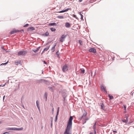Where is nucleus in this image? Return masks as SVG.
Here are the masks:
<instances>
[{
    "label": "nucleus",
    "instance_id": "nucleus-1",
    "mask_svg": "<svg viewBox=\"0 0 134 134\" xmlns=\"http://www.w3.org/2000/svg\"><path fill=\"white\" fill-rule=\"evenodd\" d=\"M73 119V117L70 116L69 118L65 131L63 134H71V132H70V130L71 129L72 121Z\"/></svg>",
    "mask_w": 134,
    "mask_h": 134
},
{
    "label": "nucleus",
    "instance_id": "nucleus-2",
    "mask_svg": "<svg viewBox=\"0 0 134 134\" xmlns=\"http://www.w3.org/2000/svg\"><path fill=\"white\" fill-rule=\"evenodd\" d=\"M27 52L25 51H20L18 52V55H25L27 53Z\"/></svg>",
    "mask_w": 134,
    "mask_h": 134
},
{
    "label": "nucleus",
    "instance_id": "nucleus-3",
    "mask_svg": "<svg viewBox=\"0 0 134 134\" xmlns=\"http://www.w3.org/2000/svg\"><path fill=\"white\" fill-rule=\"evenodd\" d=\"M68 65L67 64H65L63 66L62 68V70L63 72H65L68 70Z\"/></svg>",
    "mask_w": 134,
    "mask_h": 134
},
{
    "label": "nucleus",
    "instance_id": "nucleus-4",
    "mask_svg": "<svg viewBox=\"0 0 134 134\" xmlns=\"http://www.w3.org/2000/svg\"><path fill=\"white\" fill-rule=\"evenodd\" d=\"M89 51L90 52L95 53L96 52V49L94 48H91L89 49Z\"/></svg>",
    "mask_w": 134,
    "mask_h": 134
},
{
    "label": "nucleus",
    "instance_id": "nucleus-5",
    "mask_svg": "<svg viewBox=\"0 0 134 134\" xmlns=\"http://www.w3.org/2000/svg\"><path fill=\"white\" fill-rule=\"evenodd\" d=\"M43 81V79H37L35 80V82L37 83H42Z\"/></svg>",
    "mask_w": 134,
    "mask_h": 134
},
{
    "label": "nucleus",
    "instance_id": "nucleus-6",
    "mask_svg": "<svg viewBox=\"0 0 134 134\" xmlns=\"http://www.w3.org/2000/svg\"><path fill=\"white\" fill-rule=\"evenodd\" d=\"M20 31V30H13L10 32V34L11 35L13 34L17 33V32H19Z\"/></svg>",
    "mask_w": 134,
    "mask_h": 134
},
{
    "label": "nucleus",
    "instance_id": "nucleus-7",
    "mask_svg": "<svg viewBox=\"0 0 134 134\" xmlns=\"http://www.w3.org/2000/svg\"><path fill=\"white\" fill-rule=\"evenodd\" d=\"M100 88L102 90L104 91L106 94L107 93V92L105 89V87L103 85H101L100 86Z\"/></svg>",
    "mask_w": 134,
    "mask_h": 134
},
{
    "label": "nucleus",
    "instance_id": "nucleus-8",
    "mask_svg": "<svg viewBox=\"0 0 134 134\" xmlns=\"http://www.w3.org/2000/svg\"><path fill=\"white\" fill-rule=\"evenodd\" d=\"M67 95L65 92H63L62 93V96L64 98V100L65 99V98L67 97Z\"/></svg>",
    "mask_w": 134,
    "mask_h": 134
},
{
    "label": "nucleus",
    "instance_id": "nucleus-9",
    "mask_svg": "<svg viewBox=\"0 0 134 134\" xmlns=\"http://www.w3.org/2000/svg\"><path fill=\"white\" fill-rule=\"evenodd\" d=\"M36 103L37 108L39 110H40V107L39 105V101L37 100L36 102Z\"/></svg>",
    "mask_w": 134,
    "mask_h": 134
},
{
    "label": "nucleus",
    "instance_id": "nucleus-10",
    "mask_svg": "<svg viewBox=\"0 0 134 134\" xmlns=\"http://www.w3.org/2000/svg\"><path fill=\"white\" fill-rule=\"evenodd\" d=\"M27 30L28 31H30V30L32 31H33L34 30H35V29L34 27L31 26L29 27Z\"/></svg>",
    "mask_w": 134,
    "mask_h": 134
},
{
    "label": "nucleus",
    "instance_id": "nucleus-11",
    "mask_svg": "<svg viewBox=\"0 0 134 134\" xmlns=\"http://www.w3.org/2000/svg\"><path fill=\"white\" fill-rule=\"evenodd\" d=\"M14 63L16 65H18L19 64H21V61L20 60L18 61H15Z\"/></svg>",
    "mask_w": 134,
    "mask_h": 134
},
{
    "label": "nucleus",
    "instance_id": "nucleus-12",
    "mask_svg": "<svg viewBox=\"0 0 134 134\" xmlns=\"http://www.w3.org/2000/svg\"><path fill=\"white\" fill-rule=\"evenodd\" d=\"M65 26L66 27L68 28L70 26V24L68 23H66L65 24Z\"/></svg>",
    "mask_w": 134,
    "mask_h": 134
},
{
    "label": "nucleus",
    "instance_id": "nucleus-13",
    "mask_svg": "<svg viewBox=\"0 0 134 134\" xmlns=\"http://www.w3.org/2000/svg\"><path fill=\"white\" fill-rule=\"evenodd\" d=\"M7 130H15V128H9L6 129Z\"/></svg>",
    "mask_w": 134,
    "mask_h": 134
},
{
    "label": "nucleus",
    "instance_id": "nucleus-14",
    "mask_svg": "<svg viewBox=\"0 0 134 134\" xmlns=\"http://www.w3.org/2000/svg\"><path fill=\"white\" fill-rule=\"evenodd\" d=\"M49 26H57V25L55 23H50L49 24Z\"/></svg>",
    "mask_w": 134,
    "mask_h": 134
},
{
    "label": "nucleus",
    "instance_id": "nucleus-15",
    "mask_svg": "<svg viewBox=\"0 0 134 134\" xmlns=\"http://www.w3.org/2000/svg\"><path fill=\"white\" fill-rule=\"evenodd\" d=\"M40 47H38L36 49H34L32 50L35 53L36 52L40 49Z\"/></svg>",
    "mask_w": 134,
    "mask_h": 134
},
{
    "label": "nucleus",
    "instance_id": "nucleus-16",
    "mask_svg": "<svg viewBox=\"0 0 134 134\" xmlns=\"http://www.w3.org/2000/svg\"><path fill=\"white\" fill-rule=\"evenodd\" d=\"M87 114V112H86L85 111V112L81 116V119L83 118L84 117H85L86 116Z\"/></svg>",
    "mask_w": 134,
    "mask_h": 134
},
{
    "label": "nucleus",
    "instance_id": "nucleus-17",
    "mask_svg": "<svg viewBox=\"0 0 134 134\" xmlns=\"http://www.w3.org/2000/svg\"><path fill=\"white\" fill-rule=\"evenodd\" d=\"M49 47H50V46H47L46 48H45L43 50V52L44 51H47L49 49Z\"/></svg>",
    "mask_w": 134,
    "mask_h": 134
},
{
    "label": "nucleus",
    "instance_id": "nucleus-18",
    "mask_svg": "<svg viewBox=\"0 0 134 134\" xmlns=\"http://www.w3.org/2000/svg\"><path fill=\"white\" fill-rule=\"evenodd\" d=\"M23 128L22 127L20 128H15V130H23Z\"/></svg>",
    "mask_w": 134,
    "mask_h": 134
},
{
    "label": "nucleus",
    "instance_id": "nucleus-19",
    "mask_svg": "<svg viewBox=\"0 0 134 134\" xmlns=\"http://www.w3.org/2000/svg\"><path fill=\"white\" fill-rule=\"evenodd\" d=\"M100 105L101 109H103V110H104V104L103 103H102Z\"/></svg>",
    "mask_w": 134,
    "mask_h": 134
},
{
    "label": "nucleus",
    "instance_id": "nucleus-20",
    "mask_svg": "<svg viewBox=\"0 0 134 134\" xmlns=\"http://www.w3.org/2000/svg\"><path fill=\"white\" fill-rule=\"evenodd\" d=\"M56 44H55L54 45V46L52 48L51 50L52 51H53V52H54L55 51V47L56 46Z\"/></svg>",
    "mask_w": 134,
    "mask_h": 134
},
{
    "label": "nucleus",
    "instance_id": "nucleus-21",
    "mask_svg": "<svg viewBox=\"0 0 134 134\" xmlns=\"http://www.w3.org/2000/svg\"><path fill=\"white\" fill-rule=\"evenodd\" d=\"M48 88L49 89V90L52 92H54V90L53 88L52 87H49Z\"/></svg>",
    "mask_w": 134,
    "mask_h": 134
},
{
    "label": "nucleus",
    "instance_id": "nucleus-22",
    "mask_svg": "<svg viewBox=\"0 0 134 134\" xmlns=\"http://www.w3.org/2000/svg\"><path fill=\"white\" fill-rule=\"evenodd\" d=\"M47 93L46 92L44 94V97H45L46 98V101H47Z\"/></svg>",
    "mask_w": 134,
    "mask_h": 134
},
{
    "label": "nucleus",
    "instance_id": "nucleus-23",
    "mask_svg": "<svg viewBox=\"0 0 134 134\" xmlns=\"http://www.w3.org/2000/svg\"><path fill=\"white\" fill-rule=\"evenodd\" d=\"M59 108L58 107L57 108V114H56V115H58L59 114Z\"/></svg>",
    "mask_w": 134,
    "mask_h": 134
},
{
    "label": "nucleus",
    "instance_id": "nucleus-24",
    "mask_svg": "<svg viewBox=\"0 0 134 134\" xmlns=\"http://www.w3.org/2000/svg\"><path fill=\"white\" fill-rule=\"evenodd\" d=\"M108 96L110 99H113V96H110L109 94Z\"/></svg>",
    "mask_w": 134,
    "mask_h": 134
},
{
    "label": "nucleus",
    "instance_id": "nucleus-25",
    "mask_svg": "<svg viewBox=\"0 0 134 134\" xmlns=\"http://www.w3.org/2000/svg\"><path fill=\"white\" fill-rule=\"evenodd\" d=\"M80 70H81V73L83 74L85 73V70L83 69H81Z\"/></svg>",
    "mask_w": 134,
    "mask_h": 134
},
{
    "label": "nucleus",
    "instance_id": "nucleus-26",
    "mask_svg": "<svg viewBox=\"0 0 134 134\" xmlns=\"http://www.w3.org/2000/svg\"><path fill=\"white\" fill-rule=\"evenodd\" d=\"M51 30L52 31H55L56 30L55 29L53 28H51Z\"/></svg>",
    "mask_w": 134,
    "mask_h": 134
},
{
    "label": "nucleus",
    "instance_id": "nucleus-27",
    "mask_svg": "<svg viewBox=\"0 0 134 134\" xmlns=\"http://www.w3.org/2000/svg\"><path fill=\"white\" fill-rule=\"evenodd\" d=\"M49 33L48 32H46L45 34H43V36L45 35L46 36H47L49 35Z\"/></svg>",
    "mask_w": 134,
    "mask_h": 134
},
{
    "label": "nucleus",
    "instance_id": "nucleus-28",
    "mask_svg": "<svg viewBox=\"0 0 134 134\" xmlns=\"http://www.w3.org/2000/svg\"><path fill=\"white\" fill-rule=\"evenodd\" d=\"M66 35H62L61 37V38H62L64 39L66 37Z\"/></svg>",
    "mask_w": 134,
    "mask_h": 134
},
{
    "label": "nucleus",
    "instance_id": "nucleus-29",
    "mask_svg": "<svg viewBox=\"0 0 134 134\" xmlns=\"http://www.w3.org/2000/svg\"><path fill=\"white\" fill-rule=\"evenodd\" d=\"M57 18L60 19H63L64 18L63 16H58Z\"/></svg>",
    "mask_w": 134,
    "mask_h": 134
},
{
    "label": "nucleus",
    "instance_id": "nucleus-30",
    "mask_svg": "<svg viewBox=\"0 0 134 134\" xmlns=\"http://www.w3.org/2000/svg\"><path fill=\"white\" fill-rule=\"evenodd\" d=\"M79 14H80L81 15V19H83V15L81 13V12H79Z\"/></svg>",
    "mask_w": 134,
    "mask_h": 134
},
{
    "label": "nucleus",
    "instance_id": "nucleus-31",
    "mask_svg": "<svg viewBox=\"0 0 134 134\" xmlns=\"http://www.w3.org/2000/svg\"><path fill=\"white\" fill-rule=\"evenodd\" d=\"M58 115H56L55 117V121L56 122L58 119Z\"/></svg>",
    "mask_w": 134,
    "mask_h": 134
},
{
    "label": "nucleus",
    "instance_id": "nucleus-32",
    "mask_svg": "<svg viewBox=\"0 0 134 134\" xmlns=\"http://www.w3.org/2000/svg\"><path fill=\"white\" fill-rule=\"evenodd\" d=\"M60 41L61 42H63L64 41V40L60 38Z\"/></svg>",
    "mask_w": 134,
    "mask_h": 134
},
{
    "label": "nucleus",
    "instance_id": "nucleus-33",
    "mask_svg": "<svg viewBox=\"0 0 134 134\" xmlns=\"http://www.w3.org/2000/svg\"><path fill=\"white\" fill-rule=\"evenodd\" d=\"M79 43L80 44V45H82V41H81V40H80L79 41Z\"/></svg>",
    "mask_w": 134,
    "mask_h": 134
},
{
    "label": "nucleus",
    "instance_id": "nucleus-34",
    "mask_svg": "<svg viewBox=\"0 0 134 134\" xmlns=\"http://www.w3.org/2000/svg\"><path fill=\"white\" fill-rule=\"evenodd\" d=\"M126 120H125V121H126V122H127L128 121V116H126Z\"/></svg>",
    "mask_w": 134,
    "mask_h": 134
},
{
    "label": "nucleus",
    "instance_id": "nucleus-35",
    "mask_svg": "<svg viewBox=\"0 0 134 134\" xmlns=\"http://www.w3.org/2000/svg\"><path fill=\"white\" fill-rule=\"evenodd\" d=\"M8 61H7V62L5 63H2L1 64V65H6L8 63Z\"/></svg>",
    "mask_w": 134,
    "mask_h": 134
},
{
    "label": "nucleus",
    "instance_id": "nucleus-36",
    "mask_svg": "<svg viewBox=\"0 0 134 134\" xmlns=\"http://www.w3.org/2000/svg\"><path fill=\"white\" fill-rule=\"evenodd\" d=\"M70 9V8H68L65 10H64V12L67 11L69 10Z\"/></svg>",
    "mask_w": 134,
    "mask_h": 134
},
{
    "label": "nucleus",
    "instance_id": "nucleus-37",
    "mask_svg": "<svg viewBox=\"0 0 134 134\" xmlns=\"http://www.w3.org/2000/svg\"><path fill=\"white\" fill-rule=\"evenodd\" d=\"M1 48L2 49H3V50H4V51H6V49H5V48H4V47H3V46H1Z\"/></svg>",
    "mask_w": 134,
    "mask_h": 134
},
{
    "label": "nucleus",
    "instance_id": "nucleus-38",
    "mask_svg": "<svg viewBox=\"0 0 134 134\" xmlns=\"http://www.w3.org/2000/svg\"><path fill=\"white\" fill-rule=\"evenodd\" d=\"M96 122L94 124V125L93 126V129H96Z\"/></svg>",
    "mask_w": 134,
    "mask_h": 134
},
{
    "label": "nucleus",
    "instance_id": "nucleus-39",
    "mask_svg": "<svg viewBox=\"0 0 134 134\" xmlns=\"http://www.w3.org/2000/svg\"><path fill=\"white\" fill-rule=\"evenodd\" d=\"M64 12V10H62L60 11H59V13H63Z\"/></svg>",
    "mask_w": 134,
    "mask_h": 134
},
{
    "label": "nucleus",
    "instance_id": "nucleus-40",
    "mask_svg": "<svg viewBox=\"0 0 134 134\" xmlns=\"http://www.w3.org/2000/svg\"><path fill=\"white\" fill-rule=\"evenodd\" d=\"M28 25H29V24H27L24 25V27H26Z\"/></svg>",
    "mask_w": 134,
    "mask_h": 134
},
{
    "label": "nucleus",
    "instance_id": "nucleus-41",
    "mask_svg": "<svg viewBox=\"0 0 134 134\" xmlns=\"http://www.w3.org/2000/svg\"><path fill=\"white\" fill-rule=\"evenodd\" d=\"M56 54L58 56H59V53H58V51L56 53Z\"/></svg>",
    "mask_w": 134,
    "mask_h": 134
},
{
    "label": "nucleus",
    "instance_id": "nucleus-42",
    "mask_svg": "<svg viewBox=\"0 0 134 134\" xmlns=\"http://www.w3.org/2000/svg\"><path fill=\"white\" fill-rule=\"evenodd\" d=\"M123 107H124V110H126V106L125 105H123Z\"/></svg>",
    "mask_w": 134,
    "mask_h": 134
},
{
    "label": "nucleus",
    "instance_id": "nucleus-43",
    "mask_svg": "<svg viewBox=\"0 0 134 134\" xmlns=\"http://www.w3.org/2000/svg\"><path fill=\"white\" fill-rule=\"evenodd\" d=\"M122 121L124 122L127 123L125 121V120L122 119Z\"/></svg>",
    "mask_w": 134,
    "mask_h": 134
},
{
    "label": "nucleus",
    "instance_id": "nucleus-44",
    "mask_svg": "<svg viewBox=\"0 0 134 134\" xmlns=\"http://www.w3.org/2000/svg\"><path fill=\"white\" fill-rule=\"evenodd\" d=\"M43 62L44 63V64H47V62L43 60Z\"/></svg>",
    "mask_w": 134,
    "mask_h": 134
},
{
    "label": "nucleus",
    "instance_id": "nucleus-45",
    "mask_svg": "<svg viewBox=\"0 0 134 134\" xmlns=\"http://www.w3.org/2000/svg\"><path fill=\"white\" fill-rule=\"evenodd\" d=\"M52 112L53 113H54V108H53L52 109Z\"/></svg>",
    "mask_w": 134,
    "mask_h": 134
},
{
    "label": "nucleus",
    "instance_id": "nucleus-46",
    "mask_svg": "<svg viewBox=\"0 0 134 134\" xmlns=\"http://www.w3.org/2000/svg\"><path fill=\"white\" fill-rule=\"evenodd\" d=\"M93 129L94 130V133H95V134H96V129Z\"/></svg>",
    "mask_w": 134,
    "mask_h": 134
},
{
    "label": "nucleus",
    "instance_id": "nucleus-47",
    "mask_svg": "<svg viewBox=\"0 0 134 134\" xmlns=\"http://www.w3.org/2000/svg\"><path fill=\"white\" fill-rule=\"evenodd\" d=\"M96 71H95V72L93 76V77H94L96 75Z\"/></svg>",
    "mask_w": 134,
    "mask_h": 134
},
{
    "label": "nucleus",
    "instance_id": "nucleus-48",
    "mask_svg": "<svg viewBox=\"0 0 134 134\" xmlns=\"http://www.w3.org/2000/svg\"><path fill=\"white\" fill-rule=\"evenodd\" d=\"M113 132H115V133H117V131L116 130L113 131Z\"/></svg>",
    "mask_w": 134,
    "mask_h": 134
},
{
    "label": "nucleus",
    "instance_id": "nucleus-49",
    "mask_svg": "<svg viewBox=\"0 0 134 134\" xmlns=\"http://www.w3.org/2000/svg\"><path fill=\"white\" fill-rule=\"evenodd\" d=\"M12 132V131H10V132L9 131V132H5V133H4L3 134H5L6 133H7V132Z\"/></svg>",
    "mask_w": 134,
    "mask_h": 134
},
{
    "label": "nucleus",
    "instance_id": "nucleus-50",
    "mask_svg": "<svg viewBox=\"0 0 134 134\" xmlns=\"http://www.w3.org/2000/svg\"><path fill=\"white\" fill-rule=\"evenodd\" d=\"M51 122H52V119H53V118L52 117H51Z\"/></svg>",
    "mask_w": 134,
    "mask_h": 134
},
{
    "label": "nucleus",
    "instance_id": "nucleus-51",
    "mask_svg": "<svg viewBox=\"0 0 134 134\" xmlns=\"http://www.w3.org/2000/svg\"><path fill=\"white\" fill-rule=\"evenodd\" d=\"M92 72L91 71V76H92Z\"/></svg>",
    "mask_w": 134,
    "mask_h": 134
},
{
    "label": "nucleus",
    "instance_id": "nucleus-52",
    "mask_svg": "<svg viewBox=\"0 0 134 134\" xmlns=\"http://www.w3.org/2000/svg\"><path fill=\"white\" fill-rule=\"evenodd\" d=\"M5 97V96H3V100H4Z\"/></svg>",
    "mask_w": 134,
    "mask_h": 134
},
{
    "label": "nucleus",
    "instance_id": "nucleus-53",
    "mask_svg": "<svg viewBox=\"0 0 134 134\" xmlns=\"http://www.w3.org/2000/svg\"><path fill=\"white\" fill-rule=\"evenodd\" d=\"M83 0H79V2H81Z\"/></svg>",
    "mask_w": 134,
    "mask_h": 134
},
{
    "label": "nucleus",
    "instance_id": "nucleus-54",
    "mask_svg": "<svg viewBox=\"0 0 134 134\" xmlns=\"http://www.w3.org/2000/svg\"><path fill=\"white\" fill-rule=\"evenodd\" d=\"M89 134H93V133L92 132H90Z\"/></svg>",
    "mask_w": 134,
    "mask_h": 134
},
{
    "label": "nucleus",
    "instance_id": "nucleus-55",
    "mask_svg": "<svg viewBox=\"0 0 134 134\" xmlns=\"http://www.w3.org/2000/svg\"><path fill=\"white\" fill-rule=\"evenodd\" d=\"M74 17L76 18V19H77V17H76V15H75V16H74Z\"/></svg>",
    "mask_w": 134,
    "mask_h": 134
},
{
    "label": "nucleus",
    "instance_id": "nucleus-56",
    "mask_svg": "<svg viewBox=\"0 0 134 134\" xmlns=\"http://www.w3.org/2000/svg\"><path fill=\"white\" fill-rule=\"evenodd\" d=\"M2 123V122L1 121H0V124H1Z\"/></svg>",
    "mask_w": 134,
    "mask_h": 134
},
{
    "label": "nucleus",
    "instance_id": "nucleus-57",
    "mask_svg": "<svg viewBox=\"0 0 134 134\" xmlns=\"http://www.w3.org/2000/svg\"><path fill=\"white\" fill-rule=\"evenodd\" d=\"M8 132H7V133H6V134H9V133H8Z\"/></svg>",
    "mask_w": 134,
    "mask_h": 134
},
{
    "label": "nucleus",
    "instance_id": "nucleus-58",
    "mask_svg": "<svg viewBox=\"0 0 134 134\" xmlns=\"http://www.w3.org/2000/svg\"><path fill=\"white\" fill-rule=\"evenodd\" d=\"M52 122H51V126H52Z\"/></svg>",
    "mask_w": 134,
    "mask_h": 134
},
{
    "label": "nucleus",
    "instance_id": "nucleus-59",
    "mask_svg": "<svg viewBox=\"0 0 134 134\" xmlns=\"http://www.w3.org/2000/svg\"><path fill=\"white\" fill-rule=\"evenodd\" d=\"M31 119H32V120L33 119V118L32 117H31Z\"/></svg>",
    "mask_w": 134,
    "mask_h": 134
},
{
    "label": "nucleus",
    "instance_id": "nucleus-60",
    "mask_svg": "<svg viewBox=\"0 0 134 134\" xmlns=\"http://www.w3.org/2000/svg\"><path fill=\"white\" fill-rule=\"evenodd\" d=\"M131 123V122H130L129 123L130 124Z\"/></svg>",
    "mask_w": 134,
    "mask_h": 134
},
{
    "label": "nucleus",
    "instance_id": "nucleus-61",
    "mask_svg": "<svg viewBox=\"0 0 134 134\" xmlns=\"http://www.w3.org/2000/svg\"><path fill=\"white\" fill-rule=\"evenodd\" d=\"M22 31L23 32L24 31V30H22Z\"/></svg>",
    "mask_w": 134,
    "mask_h": 134
},
{
    "label": "nucleus",
    "instance_id": "nucleus-62",
    "mask_svg": "<svg viewBox=\"0 0 134 134\" xmlns=\"http://www.w3.org/2000/svg\"><path fill=\"white\" fill-rule=\"evenodd\" d=\"M5 85V84H4V85H3V86H4Z\"/></svg>",
    "mask_w": 134,
    "mask_h": 134
},
{
    "label": "nucleus",
    "instance_id": "nucleus-63",
    "mask_svg": "<svg viewBox=\"0 0 134 134\" xmlns=\"http://www.w3.org/2000/svg\"><path fill=\"white\" fill-rule=\"evenodd\" d=\"M43 71H42V73H43Z\"/></svg>",
    "mask_w": 134,
    "mask_h": 134
},
{
    "label": "nucleus",
    "instance_id": "nucleus-64",
    "mask_svg": "<svg viewBox=\"0 0 134 134\" xmlns=\"http://www.w3.org/2000/svg\"><path fill=\"white\" fill-rule=\"evenodd\" d=\"M23 107L24 108V106H23Z\"/></svg>",
    "mask_w": 134,
    "mask_h": 134
}]
</instances>
